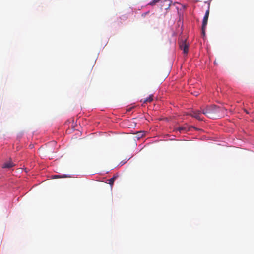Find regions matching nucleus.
I'll return each mask as SVG.
<instances>
[{"mask_svg": "<svg viewBox=\"0 0 254 254\" xmlns=\"http://www.w3.org/2000/svg\"><path fill=\"white\" fill-rule=\"evenodd\" d=\"M201 111L194 110L192 111L189 115L192 117L196 118L198 120H202L200 118V114H202L207 117L211 119H217L221 118L225 115V109L223 108L218 107L216 105H211L207 106L204 108H201Z\"/></svg>", "mask_w": 254, "mask_h": 254, "instance_id": "f257e3e1", "label": "nucleus"}, {"mask_svg": "<svg viewBox=\"0 0 254 254\" xmlns=\"http://www.w3.org/2000/svg\"><path fill=\"white\" fill-rule=\"evenodd\" d=\"M141 16L145 18L144 23L146 24H150L153 22L155 18V15L154 13L149 14V12H146L143 13Z\"/></svg>", "mask_w": 254, "mask_h": 254, "instance_id": "f03ea898", "label": "nucleus"}, {"mask_svg": "<svg viewBox=\"0 0 254 254\" xmlns=\"http://www.w3.org/2000/svg\"><path fill=\"white\" fill-rule=\"evenodd\" d=\"M172 3V0H162L161 1V9L168 10Z\"/></svg>", "mask_w": 254, "mask_h": 254, "instance_id": "7ed1b4c3", "label": "nucleus"}, {"mask_svg": "<svg viewBox=\"0 0 254 254\" xmlns=\"http://www.w3.org/2000/svg\"><path fill=\"white\" fill-rule=\"evenodd\" d=\"M180 48L183 50V52L185 54H187L189 50V45L186 42V41H183L180 45Z\"/></svg>", "mask_w": 254, "mask_h": 254, "instance_id": "20e7f679", "label": "nucleus"}, {"mask_svg": "<svg viewBox=\"0 0 254 254\" xmlns=\"http://www.w3.org/2000/svg\"><path fill=\"white\" fill-rule=\"evenodd\" d=\"M176 131H178L180 133H185L190 130L187 125L178 127L176 129Z\"/></svg>", "mask_w": 254, "mask_h": 254, "instance_id": "39448f33", "label": "nucleus"}, {"mask_svg": "<svg viewBox=\"0 0 254 254\" xmlns=\"http://www.w3.org/2000/svg\"><path fill=\"white\" fill-rule=\"evenodd\" d=\"M14 166H15V164L12 162L10 161L4 163L3 164V165H2V168L9 169V168H12V167H13Z\"/></svg>", "mask_w": 254, "mask_h": 254, "instance_id": "423d86ee", "label": "nucleus"}, {"mask_svg": "<svg viewBox=\"0 0 254 254\" xmlns=\"http://www.w3.org/2000/svg\"><path fill=\"white\" fill-rule=\"evenodd\" d=\"M153 96L152 95H151L149 96V97L146 98V99H142L141 100V102H142L143 103H146L147 102H151L153 100Z\"/></svg>", "mask_w": 254, "mask_h": 254, "instance_id": "0eeeda50", "label": "nucleus"}, {"mask_svg": "<svg viewBox=\"0 0 254 254\" xmlns=\"http://www.w3.org/2000/svg\"><path fill=\"white\" fill-rule=\"evenodd\" d=\"M162 0H152L150 2H149L148 5L153 6L156 5L159 2H161Z\"/></svg>", "mask_w": 254, "mask_h": 254, "instance_id": "6e6552de", "label": "nucleus"}, {"mask_svg": "<svg viewBox=\"0 0 254 254\" xmlns=\"http://www.w3.org/2000/svg\"><path fill=\"white\" fill-rule=\"evenodd\" d=\"M117 177L116 176H113L112 178L109 179V180H108V183L112 186L113 184H114V182L115 180V179H116Z\"/></svg>", "mask_w": 254, "mask_h": 254, "instance_id": "1a4fd4ad", "label": "nucleus"}, {"mask_svg": "<svg viewBox=\"0 0 254 254\" xmlns=\"http://www.w3.org/2000/svg\"><path fill=\"white\" fill-rule=\"evenodd\" d=\"M208 18L203 17V21H202V26L203 27H206L207 24Z\"/></svg>", "mask_w": 254, "mask_h": 254, "instance_id": "9d476101", "label": "nucleus"}, {"mask_svg": "<svg viewBox=\"0 0 254 254\" xmlns=\"http://www.w3.org/2000/svg\"><path fill=\"white\" fill-rule=\"evenodd\" d=\"M137 137L138 138H139L140 137H142L144 135V132H138L137 133Z\"/></svg>", "mask_w": 254, "mask_h": 254, "instance_id": "9b49d317", "label": "nucleus"}, {"mask_svg": "<svg viewBox=\"0 0 254 254\" xmlns=\"http://www.w3.org/2000/svg\"><path fill=\"white\" fill-rule=\"evenodd\" d=\"M209 15V8H208V9L206 11L204 17L208 19Z\"/></svg>", "mask_w": 254, "mask_h": 254, "instance_id": "f8f14e48", "label": "nucleus"}, {"mask_svg": "<svg viewBox=\"0 0 254 254\" xmlns=\"http://www.w3.org/2000/svg\"><path fill=\"white\" fill-rule=\"evenodd\" d=\"M205 28L206 27H203V26L202 25V34L204 36L205 34Z\"/></svg>", "mask_w": 254, "mask_h": 254, "instance_id": "ddd939ff", "label": "nucleus"}, {"mask_svg": "<svg viewBox=\"0 0 254 254\" xmlns=\"http://www.w3.org/2000/svg\"><path fill=\"white\" fill-rule=\"evenodd\" d=\"M55 178H60V176L59 175H55Z\"/></svg>", "mask_w": 254, "mask_h": 254, "instance_id": "4468645a", "label": "nucleus"}, {"mask_svg": "<svg viewBox=\"0 0 254 254\" xmlns=\"http://www.w3.org/2000/svg\"><path fill=\"white\" fill-rule=\"evenodd\" d=\"M245 111L246 112V113H247V114H249V112H248L246 110H245Z\"/></svg>", "mask_w": 254, "mask_h": 254, "instance_id": "2eb2a0df", "label": "nucleus"}]
</instances>
